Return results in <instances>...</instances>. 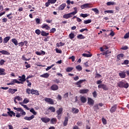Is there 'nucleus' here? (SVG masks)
Segmentation results:
<instances>
[{"mask_svg": "<svg viewBox=\"0 0 129 129\" xmlns=\"http://www.w3.org/2000/svg\"><path fill=\"white\" fill-rule=\"evenodd\" d=\"M14 109L15 110H17V111H18L19 112L16 113V117H21V116H25L26 115V113L24 111V109H22V108H16V107H13Z\"/></svg>", "mask_w": 129, "mask_h": 129, "instance_id": "f257e3e1", "label": "nucleus"}, {"mask_svg": "<svg viewBox=\"0 0 129 129\" xmlns=\"http://www.w3.org/2000/svg\"><path fill=\"white\" fill-rule=\"evenodd\" d=\"M62 113H63V108L60 107L56 110V117L58 119H61V116H62Z\"/></svg>", "mask_w": 129, "mask_h": 129, "instance_id": "f03ea898", "label": "nucleus"}, {"mask_svg": "<svg viewBox=\"0 0 129 129\" xmlns=\"http://www.w3.org/2000/svg\"><path fill=\"white\" fill-rule=\"evenodd\" d=\"M8 114L7 113H3L1 115L2 116H6V117L7 116H10L11 117H13V116H16V113H15L13 111H10V112H7Z\"/></svg>", "mask_w": 129, "mask_h": 129, "instance_id": "7ed1b4c3", "label": "nucleus"}, {"mask_svg": "<svg viewBox=\"0 0 129 129\" xmlns=\"http://www.w3.org/2000/svg\"><path fill=\"white\" fill-rule=\"evenodd\" d=\"M92 5L91 4H88V3H86L85 4L83 5H82L81 6V8L82 10L84 9H87V8H92Z\"/></svg>", "mask_w": 129, "mask_h": 129, "instance_id": "20e7f679", "label": "nucleus"}, {"mask_svg": "<svg viewBox=\"0 0 129 129\" xmlns=\"http://www.w3.org/2000/svg\"><path fill=\"white\" fill-rule=\"evenodd\" d=\"M73 15L72 13H68V14H65L63 15V18L66 19L67 20L68 19H70V18H72L73 17Z\"/></svg>", "mask_w": 129, "mask_h": 129, "instance_id": "39448f33", "label": "nucleus"}, {"mask_svg": "<svg viewBox=\"0 0 129 129\" xmlns=\"http://www.w3.org/2000/svg\"><path fill=\"white\" fill-rule=\"evenodd\" d=\"M116 109H117V105L114 104L113 106H112L110 109V112L111 113H113V112H115L116 111Z\"/></svg>", "mask_w": 129, "mask_h": 129, "instance_id": "423d86ee", "label": "nucleus"}, {"mask_svg": "<svg viewBox=\"0 0 129 129\" xmlns=\"http://www.w3.org/2000/svg\"><path fill=\"white\" fill-rule=\"evenodd\" d=\"M44 101H45L46 102H48V103H49V104H54V101H53V99L50 98H45Z\"/></svg>", "mask_w": 129, "mask_h": 129, "instance_id": "0eeeda50", "label": "nucleus"}, {"mask_svg": "<svg viewBox=\"0 0 129 129\" xmlns=\"http://www.w3.org/2000/svg\"><path fill=\"white\" fill-rule=\"evenodd\" d=\"M41 120L42 121V122H44V123H47V122L50 121V119L47 117H43L41 118Z\"/></svg>", "mask_w": 129, "mask_h": 129, "instance_id": "6e6552de", "label": "nucleus"}, {"mask_svg": "<svg viewBox=\"0 0 129 129\" xmlns=\"http://www.w3.org/2000/svg\"><path fill=\"white\" fill-rule=\"evenodd\" d=\"M98 88H102V89H103V90H108V88L107 87V86H106V85L102 84H100L98 86Z\"/></svg>", "mask_w": 129, "mask_h": 129, "instance_id": "1a4fd4ad", "label": "nucleus"}, {"mask_svg": "<svg viewBox=\"0 0 129 129\" xmlns=\"http://www.w3.org/2000/svg\"><path fill=\"white\" fill-rule=\"evenodd\" d=\"M19 79V81H21L20 82H22V83H24L23 82H25L26 81V76L25 75H23L22 76H19L18 77Z\"/></svg>", "mask_w": 129, "mask_h": 129, "instance_id": "9d476101", "label": "nucleus"}, {"mask_svg": "<svg viewBox=\"0 0 129 129\" xmlns=\"http://www.w3.org/2000/svg\"><path fill=\"white\" fill-rule=\"evenodd\" d=\"M88 104L89 105H94V101L91 98H88Z\"/></svg>", "mask_w": 129, "mask_h": 129, "instance_id": "9b49d317", "label": "nucleus"}, {"mask_svg": "<svg viewBox=\"0 0 129 129\" xmlns=\"http://www.w3.org/2000/svg\"><path fill=\"white\" fill-rule=\"evenodd\" d=\"M84 81H86V80L84 79V80H81L76 83V85H78V87H81V84L84 82Z\"/></svg>", "mask_w": 129, "mask_h": 129, "instance_id": "f8f14e48", "label": "nucleus"}, {"mask_svg": "<svg viewBox=\"0 0 129 129\" xmlns=\"http://www.w3.org/2000/svg\"><path fill=\"white\" fill-rule=\"evenodd\" d=\"M11 85H14L15 83H18V84H24V83L18 81L17 79H14L11 82Z\"/></svg>", "mask_w": 129, "mask_h": 129, "instance_id": "ddd939ff", "label": "nucleus"}, {"mask_svg": "<svg viewBox=\"0 0 129 129\" xmlns=\"http://www.w3.org/2000/svg\"><path fill=\"white\" fill-rule=\"evenodd\" d=\"M31 94H32V95H34V94H35V95H40V93H39V91L37 90H34L33 89L31 90Z\"/></svg>", "mask_w": 129, "mask_h": 129, "instance_id": "4468645a", "label": "nucleus"}, {"mask_svg": "<svg viewBox=\"0 0 129 129\" xmlns=\"http://www.w3.org/2000/svg\"><path fill=\"white\" fill-rule=\"evenodd\" d=\"M51 89L53 91H56V90H58V89H59V87L57 85L53 84L51 86Z\"/></svg>", "mask_w": 129, "mask_h": 129, "instance_id": "2eb2a0df", "label": "nucleus"}, {"mask_svg": "<svg viewBox=\"0 0 129 129\" xmlns=\"http://www.w3.org/2000/svg\"><path fill=\"white\" fill-rule=\"evenodd\" d=\"M17 91H18V89H16L10 88L8 90L9 93H11L12 94H14L15 92H17Z\"/></svg>", "mask_w": 129, "mask_h": 129, "instance_id": "dca6fc26", "label": "nucleus"}, {"mask_svg": "<svg viewBox=\"0 0 129 129\" xmlns=\"http://www.w3.org/2000/svg\"><path fill=\"white\" fill-rule=\"evenodd\" d=\"M42 29H45V30H50L51 28L48 26V24H43L41 26Z\"/></svg>", "mask_w": 129, "mask_h": 129, "instance_id": "f3484780", "label": "nucleus"}, {"mask_svg": "<svg viewBox=\"0 0 129 129\" xmlns=\"http://www.w3.org/2000/svg\"><path fill=\"white\" fill-rule=\"evenodd\" d=\"M33 118H35V115H32L30 117L25 116L24 117V119H25V120H32Z\"/></svg>", "mask_w": 129, "mask_h": 129, "instance_id": "a211bd4d", "label": "nucleus"}, {"mask_svg": "<svg viewBox=\"0 0 129 129\" xmlns=\"http://www.w3.org/2000/svg\"><path fill=\"white\" fill-rule=\"evenodd\" d=\"M89 90L88 89H81L80 90L79 93H81V94H85L89 92Z\"/></svg>", "mask_w": 129, "mask_h": 129, "instance_id": "6ab92c4d", "label": "nucleus"}, {"mask_svg": "<svg viewBox=\"0 0 129 129\" xmlns=\"http://www.w3.org/2000/svg\"><path fill=\"white\" fill-rule=\"evenodd\" d=\"M1 75H7V73H6V69L0 68V76Z\"/></svg>", "mask_w": 129, "mask_h": 129, "instance_id": "aec40b11", "label": "nucleus"}, {"mask_svg": "<svg viewBox=\"0 0 129 129\" xmlns=\"http://www.w3.org/2000/svg\"><path fill=\"white\" fill-rule=\"evenodd\" d=\"M65 7H66V4L64 3L61 4L58 7L59 11H63V10L65 9Z\"/></svg>", "mask_w": 129, "mask_h": 129, "instance_id": "412c9836", "label": "nucleus"}, {"mask_svg": "<svg viewBox=\"0 0 129 129\" xmlns=\"http://www.w3.org/2000/svg\"><path fill=\"white\" fill-rule=\"evenodd\" d=\"M123 82L124 81H119L118 83H117V85L118 87H119L120 88H122L123 86Z\"/></svg>", "mask_w": 129, "mask_h": 129, "instance_id": "4be33fe9", "label": "nucleus"}, {"mask_svg": "<svg viewBox=\"0 0 129 129\" xmlns=\"http://www.w3.org/2000/svg\"><path fill=\"white\" fill-rule=\"evenodd\" d=\"M10 39H11V37L10 36H7V37H5L3 39V43H4V44H7V43H8V42H9V41H10Z\"/></svg>", "mask_w": 129, "mask_h": 129, "instance_id": "5701e85b", "label": "nucleus"}, {"mask_svg": "<svg viewBox=\"0 0 129 129\" xmlns=\"http://www.w3.org/2000/svg\"><path fill=\"white\" fill-rule=\"evenodd\" d=\"M119 76L120 77V78H125V72H121L120 73H119Z\"/></svg>", "mask_w": 129, "mask_h": 129, "instance_id": "b1692460", "label": "nucleus"}, {"mask_svg": "<svg viewBox=\"0 0 129 129\" xmlns=\"http://www.w3.org/2000/svg\"><path fill=\"white\" fill-rule=\"evenodd\" d=\"M80 100L82 103H85L87 101V99L85 96H81L80 97Z\"/></svg>", "mask_w": 129, "mask_h": 129, "instance_id": "393cba45", "label": "nucleus"}, {"mask_svg": "<svg viewBox=\"0 0 129 129\" xmlns=\"http://www.w3.org/2000/svg\"><path fill=\"white\" fill-rule=\"evenodd\" d=\"M0 53H1L2 55H10L11 54L9 51L5 50L0 51Z\"/></svg>", "mask_w": 129, "mask_h": 129, "instance_id": "a878e982", "label": "nucleus"}, {"mask_svg": "<svg viewBox=\"0 0 129 129\" xmlns=\"http://www.w3.org/2000/svg\"><path fill=\"white\" fill-rule=\"evenodd\" d=\"M50 120L51 124H55L57 123V119L56 118H52Z\"/></svg>", "mask_w": 129, "mask_h": 129, "instance_id": "bb28decb", "label": "nucleus"}, {"mask_svg": "<svg viewBox=\"0 0 129 129\" xmlns=\"http://www.w3.org/2000/svg\"><path fill=\"white\" fill-rule=\"evenodd\" d=\"M69 118L68 117H65L64 120L63 121V125L64 126H66L67 124H68V120Z\"/></svg>", "mask_w": 129, "mask_h": 129, "instance_id": "cd10ccee", "label": "nucleus"}, {"mask_svg": "<svg viewBox=\"0 0 129 129\" xmlns=\"http://www.w3.org/2000/svg\"><path fill=\"white\" fill-rule=\"evenodd\" d=\"M41 36H43V37H47V36H49V33L46 32V31H44L43 30L41 31Z\"/></svg>", "mask_w": 129, "mask_h": 129, "instance_id": "c85d7f7f", "label": "nucleus"}, {"mask_svg": "<svg viewBox=\"0 0 129 129\" xmlns=\"http://www.w3.org/2000/svg\"><path fill=\"white\" fill-rule=\"evenodd\" d=\"M129 87V84L127 83L126 82L124 81L123 84V87L122 88H128Z\"/></svg>", "mask_w": 129, "mask_h": 129, "instance_id": "c756f323", "label": "nucleus"}, {"mask_svg": "<svg viewBox=\"0 0 129 129\" xmlns=\"http://www.w3.org/2000/svg\"><path fill=\"white\" fill-rule=\"evenodd\" d=\"M123 56H124V55L123 53H120V54H118L116 56L118 61H119V60H120L121 58H123Z\"/></svg>", "mask_w": 129, "mask_h": 129, "instance_id": "7c9ffc66", "label": "nucleus"}, {"mask_svg": "<svg viewBox=\"0 0 129 129\" xmlns=\"http://www.w3.org/2000/svg\"><path fill=\"white\" fill-rule=\"evenodd\" d=\"M49 76H50V75H49V74L46 73L43 75H41L40 76V77H42V78H48Z\"/></svg>", "mask_w": 129, "mask_h": 129, "instance_id": "2f4dec72", "label": "nucleus"}, {"mask_svg": "<svg viewBox=\"0 0 129 129\" xmlns=\"http://www.w3.org/2000/svg\"><path fill=\"white\" fill-rule=\"evenodd\" d=\"M12 43H13V44H14L15 46H18V40H17V39L13 38L12 39Z\"/></svg>", "mask_w": 129, "mask_h": 129, "instance_id": "473e14b6", "label": "nucleus"}, {"mask_svg": "<svg viewBox=\"0 0 129 129\" xmlns=\"http://www.w3.org/2000/svg\"><path fill=\"white\" fill-rule=\"evenodd\" d=\"M48 110H50V112H55L56 111V108L54 107H49L48 108Z\"/></svg>", "mask_w": 129, "mask_h": 129, "instance_id": "72a5a7b5", "label": "nucleus"}, {"mask_svg": "<svg viewBox=\"0 0 129 129\" xmlns=\"http://www.w3.org/2000/svg\"><path fill=\"white\" fill-rule=\"evenodd\" d=\"M19 104H20L22 106H23L24 108H25V109H27V110H30V108L28 107V106H27V105H24L22 102H20Z\"/></svg>", "mask_w": 129, "mask_h": 129, "instance_id": "f704fd0d", "label": "nucleus"}, {"mask_svg": "<svg viewBox=\"0 0 129 129\" xmlns=\"http://www.w3.org/2000/svg\"><path fill=\"white\" fill-rule=\"evenodd\" d=\"M72 111L73 113H78V112H79V109L73 108L72 109Z\"/></svg>", "mask_w": 129, "mask_h": 129, "instance_id": "c9c22d12", "label": "nucleus"}, {"mask_svg": "<svg viewBox=\"0 0 129 129\" xmlns=\"http://www.w3.org/2000/svg\"><path fill=\"white\" fill-rule=\"evenodd\" d=\"M93 108H94V111H96V112H97V110L99 109V107H98V104L95 105L93 107Z\"/></svg>", "mask_w": 129, "mask_h": 129, "instance_id": "e433bc0d", "label": "nucleus"}, {"mask_svg": "<svg viewBox=\"0 0 129 129\" xmlns=\"http://www.w3.org/2000/svg\"><path fill=\"white\" fill-rule=\"evenodd\" d=\"M83 57H87V58L92 57V54H87V53H83L82 54Z\"/></svg>", "mask_w": 129, "mask_h": 129, "instance_id": "4c0bfd02", "label": "nucleus"}, {"mask_svg": "<svg viewBox=\"0 0 129 129\" xmlns=\"http://www.w3.org/2000/svg\"><path fill=\"white\" fill-rule=\"evenodd\" d=\"M69 37L71 40H72L75 38V35H74V33L72 32L69 34Z\"/></svg>", "mask_w": 129, "mask_h": 129, "instance_id": "58836bf2", "label": "nucleus"}, {"mask_svg": "<svg viewBox=\"0 0 129 129\" xmlns=\"http://www.w3.org/2000/svg\"><path fill=\"white\" fill-rule=\"evenodd\" d=\"M74 11L73 12H71L72 14L74 16H75L77 13H78V11H77V8L76 7L74 8Z\"/></svg>", "mask_w": 129, "mask_h": 129, "instance_id": "ea45409f", "label": "nucleus"}, {"mask_svg": "<svg viewBox=\"0 0 129 129\" xmlns=\"http://www.w3.org/2000/svg\"><path fill=\"white\" fill-rule=\"evenodd\" d=\"M30 112H31V113H33V114H34V115H37V112H36V111H35V110L34 109V108H32L30 110Z\"/></svg>", "mask_w": 129, "mask_h": 129, "instance_id": "a19ab883", "label": "nucleus"}, {"mask_svg": "<svg viewBox=\"0 0 129 129\" xmlns=\"http://www.w3.org/2000/svg\"><path fill=\"white\" fill-rule=\"evenodd\" d=\"M77 38H78V39H80V40H81L82 39H85V36H83V35L82 34H80L77 36Z\"/></svg>", "mask_w": 129, "mask_h": 129, "instance_id": "79ce46f5", "label": "nucleus"}, {"mask_svg": "<svg viewBox=\"0 0 129 129\" xmlns=\"http://www.w3.org/2000/svg\"><path fill=\"white\" fill-rule=\"evenodd\" d=\"M76 69L78 70V71H82V67L80 65H78V66L76 67Z\"/></svg>", "mask_w": 129, "mask_h": 129, "instance_id": "37998d69", "label": "nucleus"}, {"mask_svg": "<svg viewBox=\"0 0 129 129\" xmlns=\"http://www.w3.org/2000/svg\"><path fill=\"white\" fill-rule=\"evenodd\" d=\"M13 15V13H11L7 15V18H8L9 20H12V19H13V18H14L13 16H12Z\"/></svg>", "mask_w": 129, "mask_h": 129, "instance_id": "c03bdc74", "label": "nucleus"}, {"mask_svg": "<svg viewBox=\"0 0 129 129\" xmlns=\"http://www.w3.org/2000/svg\"><path fill=\"white\" fill-rule=\"evenodd\" d=\"M92 21L91 19H89L87 20H84V24H85V25H87V24H90V23H91Z\"/></svg>", "mask_w": 129, "mask_h": 129, "instance_id": "a18cd8bd", "label": "nucleus"}, {"mask_svg": "<svg viewBox=\"0 0 129 129\" xmlns=\"http://www.w3.org/2000/svg\"><path fill=\"white\" fill-rule=\"evenodd\" d=\"M30 102V100L28 99V98H25L23 101V103L27 104V103H29Z\"/></svg>", "mask_w": 129, "mask_h": 129, "instance_id": "49530a36", "label": "nucleus"}, {"mask_svg": "<svg viewBox=\"0 0 129 129\" xmlns=\"http://www.w3.org/2000/svg\"><path fill=\"white\" fill-rule=\"evenodd\" d=\"M54 83H56L57 84L59 83H61V81H60V79H55L53 81Z\"/></svg>", "mask_w": 129, "mask_h": 129, "instance_id": "de8ad7c7", "label": "nucleus"}, {"mask_svg": "<svg viewBox=\"0 0 129 129\" xmlns=\"http://www.w3.org/2000/svg\"><path fill=\"white\" fill-rule=\"evenodd\" d=\"M73 69H74L73 68L68 67L66 69V72H71V71H72V70H73Z\"/></svg>", "mask_w": 129, "mask_h": 129, "instance_id": "09e8293b", "label": "nucleus"}, {"mask_svg": "<svg viewBox=\"0 0 129 129\" xmlns=\"http://www.w3.org/2000/svg\"><path fill=\"white\" fill-rule=\"evenodd\" d=\"M92 11L96 13V14H99V10L97 9L96 8H93L92 9Z\"/></svg>", "mask_w": 129, "mask_h": 129, "instance_id": "8fccbe9b", "label": "nucleus"}, {"mask_svg": "<svg viewBox=\"0 0 129 129\" xmlns=\"http://www.w3.org/2000/svg\"><path fill=\"white\" fill-rule=\"evenodd\" d=\"M55 32H56V28H53L50 30L49 33L50 34H54V33H55Z\"/></svg>", "mask_w": 129, "mask_h": 129, "instance_id": "3c124183", "label": "nucleus"}, {"mask_svg": "<svg viewBox=\"0 0 129 129\" xmlns=\"http://www.w3.org/2000/svg\"><path fill=\"white\" fill-rule=\"evenodd\" d=\"M35 34H36V35H40L41 34V30H40L39 29H36L35 30Z\"/></svg>", "mask_w": 129, "mask_h": 129, "instance_id": "603ef678", "label": "nucleus"}, {"mask_svg": "<svg viewBox=\"0 0 129 129\" xmlns=\"http://www.w3.org/2000/svg\"><path fill=\"white\" fill-rule=\"evenodd\" d=\"M129 61L127 59L124 60V61L122 63V65H127L128 64Z\"/></svg>", "mask_w": 129, "mask_h": 129, "instance_id": "864d4df0", "label": "nucleus"}, {"mask_svg": "<svg viewBox=\"0 0 129 129\" xmlns=\"http://www.w3.org/2000/svg\"><path fill=\"white\" fill-rule=\"evenodd\" d=\"M26 81L27 83H28L27 86H29V87H32V83L30 82L29 80H26Z\"/></svg>", "mask_w": 129, "mask_h": 129, "instance_id": "5fc2aeb1", "label": "nucleus"}, {"mask_svg": "<svg viewBox=\"0 0 129 129\" xmlns=\"http://www.w3.org/2000/svg\"><path fill=\"white\" fill-rule=\"evenodd\" d=\"M51 5L54 4L57 2V0H47Z\"/></svg>", "mask_w": 129, "mask_h": 129, "instance_id": "6e6d98bb", "label": "nucleus"}, {"mask_svg": "<svg viewBox=\"0 0 129 129\" xmlns=\"http://www.w3.org/2000/svg\"><path fill=\"white\" fill-rule=\"evenodd\" d=\"M92 95L93 97H94L95 98H96V97H97V93L96 92V91H94L92 93Z\"/></svg>", "mask_w": 129, "mask_h": 129, "instance_id": "4d7b16f0", "label": "nucleus"}, {"mask_svg": "<svg viewBox=\"0 0 129 129\" xmlns=\"http://www.w3.org/2000/svg\"><path fill=\"white\" fill-rule=\"evenodd\" d=\"M5 63H6V60H5L4 59H1L0 60V65H1V66H3V65H4L5 64Z\"/></svg>", "mask_w": 129, "mask_h": 129, "instance_id": "13d9d810", "label": "nucleus"}, {"mask_svg": "<svg viewBox=\"0 0 129 129\" xmlns=\"http://www.w3.org/2000/svg\"><path fill=\"white\" fill-rule=\"evenodd\" d=\"M80 17H82V18H87L88 15L87 14H81Z\"/></svg>", "mask_w": 129, "mask_h": 129, "instance_id": "bf43d9fd", "label": "nucleus"}, {"mask_svg": "<svg viewBox=\"0 0 129 129\" xmlns=\"http://www.w3.org/2000/svg\"><path fill=\"white\" fill-rule=\"evenodd\" d=\"M15 99H17V100L18 101H21L23 100V98H21V97H20L19 96L15 97Z\"/></svg>", "mask_w": 129, "mask_h": 129, "instance_id": "052dcab7", "label": "nucleus"}, {"mask_svg": "<svg viewBox=\"0 0 129 129\" xmlns=\"http://www.w3.org/2000/svg\"><path fill=\"white\" fill-rule=\"evenodd\" d=\"M22 59L23 61H29L30 60V59H27L25 55L22 56Z\"/></svg>", "mask_w": 129, "mask_h": 129, "instance_id": "680f3d73", "label": "nucleus"}, {"mask_svg": "<svg viewBox=\"0 0 129 129\" xmlns=\"http://www.w3.org/2000/svg\"><path fill=\"white\" fill-rule=\"evenodd\" d=\"M102 121L103 122V124H106V123H107V122H106V119H105V118H104V117L102 118Z\"/></svg>", "mask_w": 129, "mask_h": 129, "instance_id": "e2e57ef3", "label": "nucleus"}, {"mask_svg": "<svg viewBox=\"0 0 129 129\" xmlns=\"http://www.w3.org/2000/svg\"><path fill=\"white\" fill-rule=\"evenodd\" d=\"M55 51L57 53H59V54H62V50L61 49L56 48Z\"/></svg>", "mask_w": 129, "mask_h": 129, "instance_id": "0e129e2a", "label": "nucleus"}, {"mask_svg": "<svg viewBox=\"0 0 129 129\" xmlns=\"http://www.w3.org/2000/svg\"><path fill=\"white\" fill-rule=\"evenodd\" d=\"M114 5V2H107V6H111V5Z\"/></svg>", "mask_w": 129, "mask_h": 129, "instance_id": "69168bd1", "label": "nucleus"}, {"mask_svg": "<svg viewBox=\"0 0 129 129\" xmlns=\"http://www.w3.org/2000/svg\"><path fill=\"white\" fill-rule=\"evenodd\" d=\"M82 121H78L77 123V125H78L79 126H81V125H82Z\"/></svg>", "mask_w": 129, "mask_h": 129, "instance_id": "338daca9", "label": "nucleus"}, {"mask_svg": "<svg viewBox=\"0 0 129 129\" xmlns=\"http://www.w3.org/2000/svg\"><path fill=\"white\" fill-rule=\"evenodd\" d=\"M31 89L27 88L26 89V93H27V94H31Z\"/></svg>", "mask_w": 129, "mask_h": 129, "instance_id": "774afa93", "label": "nucleus"}]
</instances>
